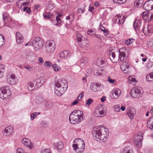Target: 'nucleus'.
<instances>
[{
  "mask_svg": "<svg viewBox=\"0 0 153 153\" xmlns=\"http://www.w3.org/2000/svg\"><path fill=\"white\" fill-rule=\"evenodd\" d=\"M95 132V139L100 142H105L107 139V136L109 134L108 128L105 127L97 128L94 131Z\"/></svg>",
  "mask_w": 153,
  "mask_h": 153,
  "instance_id": "1",
  "label": "nucleus"
},
{
  "mask_svg": "<svg viewBox=\"0 0 153 153\" xmlns=\"http://www.w3.org/2000/svg\"><path fill=\"white\" fill-rule=\"evenodd\" d=\"M83 115L82 111L80 110H75L70 115L69 120L72 124H76L83 120Z\"/></svg>",
  "mask_w": 153,
  "mask_h": 153,
  "instance_id": "2",
  "label": "nucleus"
},
{
  "mask_svg": "<svg viewBox=\"0 0 153 153\" xmlns=\"http://www.w3.org/2000/svg\"><path fill=\"white\" fill-rule=\"evenodd\" d=\"M74 142L76 143L73 144L72 147L78 153H81L84 151L85 147L84 141L81 139H76Z\"/></svg>",
  "mask_w": 153,
  "mask_h": 153,
  "instance_id": "3",
  "label": "nucleus"
},
{
  "mask_svg": "<svg viewBox=\"0 0 153 153\" xmlns=\"http://www.w3.org/2000/svg\"><path fill=\"white\" fill-rule=\"evenodd\" d=\"M11 94L9 87L4 86L0 89V98L3 100L8 99L10 97Z\"/></svg>",
  "mask_w": 153,
  "mask_h": 153,
  "instance_id": "4",
  "label": "nucleus"
},
{
  "mask_svg": "<svg viewBox=\"0 0 153 153\" xmlns=\"http://www.w3.org/2000/svg\"><path fill=\"white\" fill-rule=\"evenodd\" d=\"M33 43V49L35 51L39 50L42 47L44 44L42 39L38 37L34 38Z\"/></svg>",
  "mask_w": 153,
  "mask_h": 153,
  "instance_id": "5",
  "label": "nucleus"
},
{
  "mask_svg": "<svg viewBox=\"0 0 153 153\" xmlns=\"http://www.w3.org/2000/svg\"><path fill=\"white\" fill-rule=\"evenodd\" d=\"M142 91V89L140 87L134 88L131 90L130 94L132 97L137 98L141 96Z\"/></svg>",
  "mask_w": 153,
  "mask_h": 153,
  "instance_id": "6",
  "label": "nucleus"
},
{
  "mask_svg": "<svg viewBox=\"0 0 153 153\" xmlns=\"http://www.w3.org/2000/svg\"><path fill=\"white\" fill-rule=\"evenodd\" d=\"M105 110L103 106H98L94 112V115L96 117H100L104 116L105 114Z\"/></svg>",
  "mask_w": 153,
  "mask_h": 153,
  "instance_id": "7",
  "label": "nucleus"
},
{
  "mask_svg": "<svg viewBox=\"0 0 153 153\" xmlns=\"http://www.w3.org/2000/svg\"><path fill=\"white\" fill-rule=\"evenodd\" d=\"M55 85L57 88H61L62 89L66 90L68 87V84L66 81L65 79H62L59 81H55Z\"/></svg>",
  "mask_w": 153,
  "mask_h": 153,
  "instance_id": "8",
  "label": "nucleus"
},
{
  "mask_svg": "<svg viewBox=\"0 0 153 153\" xmlns=\"http://www.w3.org/2000/svg\"><path fill=\"white\" fill-rule=\"evenodd\" d=\"M143 8L145 10H151L153 9V0H149L146 1L143 4Z\"/></svg>",
  "mask_w": 153,
  "mask_h": 153,
  "instance_id": "9",
  "label": "nucleus"
},
{
  "mask_svg": "<svg viewBox=\"0 0 153 153\" xmlns=\"http://www.w3.org/2000/svg\"><path fill=\"white\" fill-rule=\"evenodd\" d=\"M143 135L142 134L135 136L134 143L137 147H140L142 145V140Z\"/></svg>",
  "mask_w": 153,
  "mask_h": 153,
  "instance_id": "10",
  "label": "nucleus"
},
{
  "mask_svg": "<svg viewBox=\"0 0 153 153\" xmlns=\"http://www.w3.org/2000/svg\"><path fill=\"white\" fill-rule=\"evenodd\" d=\"M106 63V59L104 58H99L96 62L97 65L100 67L105 66Z\"/></svg>",
  "mask_w": 153,
  "mask_h": 153,
  "instance_id": "11",
  "label": "nucleus"
},
{
  "mask_svg": "<svg viewBox=\"0 0 153 153\" xmlns=\"http://www.w3.org/2000/svg\"><path fill=\"white\" fill-rule=\"evenodd\" d=\"M13 127L12 126H8L6 127L3 131L4 134L6 136L9 135L11 134L13 131Z\"/></svg>",
  "mask_w": 153,
  "mask_h": 153,
  "instance_id": "12",
  "label": "nucleus"
},
{
  "mask_svg": "<svg viewBox=\"0 0 153 153\" xmlns=\"http://www.w3.org/2000/svg\"><path fill=\"white\" fill-rule=\"evenodd\" d=\"M120 68L122 71L125 74H127L129 72V66L126 62H123L120 66Z\"/></svg>",
  "mask_w": 153,
  "mask_h": 153,
  "instance_id": "13",
  "label": "nucleus"
},
{
  "mask_svg": "<svg viewBox=\"0 0 153 153\" xmlns=\"http://www.w3.org/2000/svg\"><path fill=\"white\" fill-rule=\"evenodd\" d=\"M69 52L68 51H64L61 52L59 54L61 59L63 60H65L70 56Z\"/></svg>",
  "mask_w": 153,
  "mask_h": 153,
  "instance_id": "14",
  "label": "nucleus"
},
{
  "mask_svg": "<svg viewBox=\"0 0 153 153\" xmlns=\"http://www.w3.org/2000/svg\"><path fill=\"white\" fill-rule=\"evenodd\" d=\"M152 32V30L151 25H148L146 27H144L143 29V32L146 36L151 35Z\"/></svg>",
  "mask_w": 153,
  "mask_h": 153,
  "instance_id": "15",
  "label": "nucleus"
},
{
  "mask_svg": "<svg viewBox=\"0 0 153 153\" xmlns=\"http://www.w3.org/2000/svg\"><path fill=\"white\" fill-rule=\"evenodd\" d=\"M102 85L98 83H94L91 84L90 89L94 92H96L98 91L99 88L102 87Z\"/></svg>",
  "mask_w": 153,
  "mask_h": 153,
  "instance_id": "16",
  "label": "nucleus"
},
{
  "mask_svg": "<svg viewBox=\"0 0 153 153\" xmlns=\"http://www.w3.org/2000/svg\"><path fill=\"white\" fill-rule=\"evenodd\" d=\"M35 81L36 82V88H37L44 83L45 80L44 77H41L36 79Z\"/></svg>",
  "mask_w": 153,
  "mask_h": 153,
  "instance_id": "17",
  "label": "nucleus"
},
{
  "mask_svg": "<svg viewBox=\"0 0 153 153\" xmlns=\"http://www.w3.org/2000/svg\"><path fill=\"white\" fill-rule=\"evenodd\" d=\"M7 80V82L11 85H14L16 83L15 76L13 74L8 77Z\"/></svg>",
  "mask_w": 153,
  "mask_h": 153,
  "instance_id": "18",
  "label": "nucleus"
},
{
  "mask_svg": "<svg viewBox=\"0 0 153 153\" xmlns=\"http://www.w3.org/2000/svg\"><path fill=\"white\" fill-rule=\"evenodd\" d=\"M22 142L26 146L30 149H32L33 147V145L31 143L30 140L27 138H24L22 140Z\"/></svg>",
  "mask_w": 153,
  "mask_h": 153,
  "instance_id": "19",
  "label": "nucleus"
},
{
  "mask_svg": "<svg viewBox=\"0 0 153 153\" xmlns=\"http://www.w3.org/2000/svg\"><path fill=\"white\" fill-rule=\"evenodd\" d=\"M16 39L18 44H21L24 41L23 35L19 32H17L16 33Z\"/></svg>",
  "mask_w": 153,
  "mask_h": 153,
  "instance_id": "20",
  "label": "nucleus"
},
{
  "mask_svg": "<svg viewBox=\"0 0 153 153\" xmlns=\"http://www.w3.org/2000/svg\"><path fill=\"white\" fill-rule=\"evenodd\" d=\"M29 1L30 0H18L16 4L19 7L22 6H26L28 5Z\"/></svg>",
  "mask_w": 153,
  "mask_h": 153,
  "instance_id": "21",
  "label": "nucleus"
},
{
  "mask_svg": "<svg viewBox=\"0 0 153 153\" xmlns=\"http://www.w3.org/2000/svg\"><path fill=\"white\" fill-rule=\"evenodd\" d=\"M121 91L119 89H115L113 92L111 97L115 99L117 98L121 94Z\"/></svg>",
  "mask_w": 153,
  "mask_h": 153,
  "instance_id": "22",
  "label": "nucleus"
},
{
  "mask_svg": "<svg viewBox=\"0 0 153 153\" xmlns=\"http://www.w3.org/2000/svg\"><path fill=\"white\" fill-rule=\"evenodd\" d=\"M66 90L62 89L61 88H56V87L54 88V93L57 96H60L62 95Z\"/></svg>",
  "mask_w": 153,
  "mask_h": 153,
  "instance_id": "23",
  "label": "nucleus"
},
{
  "mask_svg": "<svg viewBox=\"0 0 153 153\" xmlns=\"http://www.w3.org/2000/svg\"><path fill=\"white\" fill-rule=\"evenodd\" d=\"M141 22L140 20L136 19L134 22L133 26L135 30H138L141 25Z\"/></svg>",
  "mask_w": 153,
  "mask_h": 153,
  "instance_id": "24",
  "label": "nucleus"
},
{
  "mask_svg": "<svg viewBox=\"0 0 153 153\" xmlns=\"http://www.w3.org/2000/svg\"><path fill=\"white\" fill-rule=\"evenodd\" d=\"M36 82L34 81L29 82L27 84L28 89L30 91H32L36 88Z\"/></svg>",
  "mask_w": 153,
  "mask_h": 153,
  "instance_id": "25",
  "label": "nucleus"
},
{
  "mask_svg": "<svg viewBox=\"0 0 153 153\" xmlns=\"http://www.w3.org/2000/svg\"><path fill=\"white\" fill-rule=\"evenodd\" d=\"M109 57L110 59L114 63H117L118 61V59L115 58V54L114 52L111 51L109 54Z\"/></svg>",
  "mask_w": 153,
  "mask_h": 153,
  "instance_id": "26",
  "label": "nucleus"
},
{
  "mask_svg": "<svg viewBox=\"0 0 153 153\" xmlns=\"http://www.w3.org/2000/svg\"><path fill=\"white\" fill-rule=\"evenodd\" d=\"M84 40L80 43H78L79 45L81 47L83 48H85L88 46V42L86 39H85L83 38Z\"/></svg>",
  "mask_w": 153,
  "mask_h": 153,
  "instance_id": "27",
  "label": "nucleus"
},
{
  "mask_svg": "<svg viewBox=\"0 0 153 153\" xmlns=\"http://www.w3.org/2000/svg\"><path fill=\"white\" fill-rule=\"evenodd\" d=\"M136 113L135 110L134 108H131L127 112V114L128 117L131 119H133L134 118V116Z\"/></svg>",
  "mask_w": 153,
  "mask_h": 153,
  "instance_id": "28",
  "label": "nucleus"
},
{
  "mask_svg": "<svg viewBox=\"0 0 153 153\" xmlns=\"http://www.w3.org/2000/svg\"><path fill=\"white\" fill-rule=\"evenodd\" d=\"M54 145L56 147V149L58 150L61 149L63 148V144L62 142L61 141L59 140L56 143H54Z\"/></svg>",
  "mask_w": 153,
  "mask_h": 153,
  "instance_id": "29",
  "label": "nucleus"
},
{
  "mask_svg": "<svg viewBox=\"0 0 153 153\" xmlns=\"http://www.w3.org/2000/svg\"><path fill=\"white\" fill-rule=\"evenodd\" d=\"M147 126L148 128L153 130V118L149 119L147 123Z\"/></svg>",
  "mask_w": 153,
  "mask_h": 153,
  "instance_id": "30",
  "label": "nucleus"
},
{
  "mask_svg": "<svg viewBox=\"0 0 153 153\" xmlns=\"http://www.w3.org/2000/svg\"><path fill=\"white\" fill-rule=\"evenodd\" d=\"M56 46H52V47H48V48L47 47H45L46 51L48 53L53 52L55 50Z\"/></svg>",
  "mask_w": 153,
  "mask_h": 153,
  "instance_id": "31",
  "label": "nucleus"
},
{
  "mask_svg": "<svg viewBox=\"0 0 153 153\" xmlns=\"http://www.w3.org/2000/svg\"><path fill=\"white\" fill-rule=\"evenodd\" d=\"M118 17L119 24L122 25L123 24L125 20V16H120L119 15Z\"/></svg>",
  "mask_w": 153,
  "mask_h": 153,
  "instance_id": "32",
  "label": "nucleus"
},
{
  "mask_svg": "<svg viewBox=\"0 0 153 153\" xmlns=\"http://www.w3.org/2000/svg\"><path fill=\"white\" fill-rule=\"evenodd\" d=\"M52 46H56L54 42L52 40L47 41L45 43V47H47L48 48V47H51Z\"/></svg>",
  "mask_w": 153,
  "mask_h": 153,
  "instance_id": "33",
  "label": "nucleus"
},
{
  "mask_svg": "<svg viewBox=\"0 0 153 153\" xmlns=\"http://www.w3.org/2000/svg\"><path fill=\"white\" fill-rule=\"evenodd\" d=\"M143 2V0H136L134 2V5L136 7H140L142 6Z\"/></svg>",
  "mask_w": 153,
  "mask_h": 153,
  "instance_id": "34",
  "label": "nucleus"
},
{
  "mask_svg": "<svg viewBox=\"0 0 153 153\" xmlns=\"http://www.w3.org/2000/svg\"><path fill=\"white\" fill-rule=\"evenodd\" d=\"M125 54L123 52H119V60L121 61H123L125 58Z\"/></svg>",
  "mask_w": 153,
  "mask_h": 153,
  "instance_id": "35",
  "label": "nucleus"
},
{
  "mask_svg": "<svg viewBox=\"0 0 153 153\" xmlns=\"http://www.w3.org/2000/svg\"><path fill=\"white\" fill-rule=\"evenodd\" d=\"M44 99L42 97H38L36 99V103L38 104H42L44 102Z\"/></svg>",
  "mask_w": 153,
  "mask_h": 153,
  "instance_id": "36",
  "label": "nucleus"
},
{
  "mask_svg": "<svg viewBox=\"0 0 153 153\" xmlns=\"http://www.w3.org/2000/svg\"><path fill=\"white\" fill-rule=\"evenodd\" d=\"M128 79L130 83L132 84H135V82H136V79L134 76H129Z\"/></svg>",
  "mask_w": 153,
  "mask_h": 153,
  "instance_id": "37",
  "label": "nucleus"
},
{
  "mask_svg": "<svg viewBox=\"0 0 153 153\" xmlns=\"http://www.w3.org/2000/svg\"><path fill=\"white\" fill-rule=\"evenodd\" d=\"M146 81L148 82H152L153 81V79L152 77L151 73L146 75Z\"/></svg>",
  "mask_w": 153,
  "mask_h": 153,
  "instance_id": "38",
  "label": "nucleus"
},
{
  "mask_svg": "<svg viewBox=\"0 0 153 153\" xmlns=\"http://www.w3.org/2000/svg\"><path fill=\"white\" fill-rule=\"evenodd\" d=\"M100 29L103 32L105 36H106L108 34L109 32L108 31L106 30L102 25H100Z\"/></svg>",
  "mask_w": 153,
  "mask_h": 153,
  "instance_id": "39",
  "label": "nucleus"
},
{
  "mask_svg": "<svg viewBox=\"0 0 153 153\" xmlns=\"http://www.w3.org/2000/svg\"><path fill=\"white\" fill-rule=\"evenodd\" d=\"M40 114V112H35L33 113H32L30 114L31 119L32 120H33L34 119L36 118L37 115Z\"/></svg>",
  "mask_w": 153,
  "mask_h": 153,
  "instance_id": "40",
  "label": "nucleus"
},
{
  "mask_svg": "<svg viewBox=\"0 0 153 153\" xmlns=\"http://www.w3.org/2000/svg\"><path fill=\"white\" fill-rule=\"evenodd\" d=\"M9 17V15L7 12H4L3 14V21L5 22V21Z\"/></svg>",
  "mask_w": 153,
  "mask_h": 153,
  "instance_id": "41",
  "label": "nucleus"
},
{
  "mask_svg": "<svg viewBox=\"0 0 153 153\" xmlns=\"http://www.w3.org/2000/svg\"><path fill=\"white\" fill-rule=\"evenodd\" d=\"M43 16L45 18H51L52 17L51 13H46L43 14Z\"/></svg>",
  "mask_w": 153,
  "mask_h": 153,
  "instance_id": "42",
  "label": "nucleus"
},
{
  "mask_svg": "<svg viewBox=\"0 0 153 153\" xmlns=\"http://www.w3.org/2000/svg\"><path fill=\"white\" fill-rule=\"evenodd\" d=\"M61 15L59 13L58 14L57 16H56V20L57 22V23L56 24V25H58L61 24V19L60 18V17H61Z\"/></svg>",
  "mask_w": 153,
  "mask_h": 153,
  "instance_id": "43",
  "label": "nucleus"
},
{
  "mask_svg": "<svg viewBox=\"0 0 153 153\" xmlns=\"http://www.w3.org/2000/svg\"><path fill=\"white\" fill-rule=\"evenodd\" d=\"M88 62V59L87 58L85 57H82L80 60V62L81 64L85 65Z\"/></svg>",
  "mask_w": 153,
  "mask_h": 153,
  "instance_id": "44",
  "label": "nucleus"
},
{
  "mask_svg": "<svg viewBox=\"0 0 153 153\" xmlns=\"http://www.w3.org/2000/svg\"><path fill=\"white\" fill-rule=\"evenodd\" d=\"M77 40L78 43L81 42L82 41V36L80 33H78L77 34Z\"/></svg>",
  "mask_w": 153,
  "mask_h": 153,
  "instance_id": "45",
  "label": "nucleus"
},
{
  "mask_svg": "<svg viewBox=\"0 0 153 153\" xmlns=\"http://www.w3.org/2000/svg\"><path fill=\"white\" fill-rule=\"evenodd\" d=\"M33 56L32 53H29L28 55L26 56V58L29 61H33Z\"/></svg>",
  "mask_w": 153,
  "mask_h": 153,
  "instance_id": "46",
  "label": "nucleus"
},
{
  "mask_svg": "<svg viewBox=\"0 0 153 153\" xmlns=\"http://www.w3.org/2000/svg\"><path fill=\"white\" fill-rule=\"evenodd\" d=\"M94 74L96 75H100L102 74V69H96L94 71Z\"/></svg>",
  "mask_w": 153,
  "mask_h": 153,
  "instance_id": "47",
  "label": "nucleus"
},
{
  "mask_svg": "<svg viewBox=\"0 0 153 153\" xmlns=\"http://www.w3.org/2000/svg\"><path fill=\"white\" fill-rule=\"evenodd\" d=\"M127 0H113L114 3L118 4H122L125 2Z\"/></svg>",
  "mask_w": 153,
  "mask_h": 153,
  "instance_id": "48",
  "label": "nucleus"
},
{
  "mask_svg": "<svg viewBox=\"0 0 153 153\" xmlns=\"http://www.w3.org/2000/svg\"><path fill=\"white\" fill-rule=\"evenodd\" d=\"M52 67L54 70L56 71H58L60 69V67L56 64L53 65Z\"/></svg>",
  "mask_w": 153,
  "mask_h": 153,
  "instance_id": "49",
  "label": "nucleus"
},
{
  "mask_svg": "<svg viewBox=\"0 0 153 153\" xmlns=\"http://www.w3.org/2000/svg\"><path fill=\"white\" fill-rule=\"evenodd\" d=\"M23 11L28 13H30L31 10L29 7H25L23 8Z\"/></svg>",
  "mask_w": 153,
  "mask_h": 153,
  "instance_id": "50",
  "label": "nucleus"
},
{
  "mask_svg": "<svg viewBox=\"0 0 153 153\" xmlns=\"http://www.w3.org/2000/svg\"><path fill=\"white\" fill-rule=\"evenodd\" d=\"M134 41V39H130L128 40H126L125 41V43L126 44L128 45H129Z\"/></svg>",
  "mask_w": 153,
  "mask_h": 153,
  "instance_id": "51",
  "label": "nucleus"
},
{
  "mask_svg": "<svg viewBox=\"0 0 153 153\" xmlns=\"http://www.w3.org/2000/svg\"><path fill=\"white\" fill-rule=\"evenodd\" d=\"M4 37L1 34H0V48L3 46V43Z\"/></svg>",
  "mask_w": 153,
  "mask_h": 153,
  "instance_id": "52",
  "label": "nucleus"
},
{
  "mask_svg": "<svg viewBox=\"0 0 153 153\" xmlns=\"http://www.w3.org/2000/svg\"><path fill=\"white\" fill-rule=\"evenodd\" d=\"M120 110V106L119 105H116L114 106V111H116L119 112Z\"/></svg>",
  "mask_w": 153,
  "mask_h": 153,
  "instance_id": "53",
  "label": "nucleus"
},
{
  "mask_svg": "<svg viewBox=\"0 0 153 153\" xmlns=\"http://www.w3.org/2000/svg\"><path fill=\"white\" fill-rule=\"evenodd\" d=\"M153 65V62L149 61L148 62L147 67L148 69L150 68Z\"/></svg>",
  "mask_w": 153,
  "mask_h": 153,
  "instance_id": "54",
  "label": "nucleus"
},
{
  "mask_svg": "<svg viewBox=\"0 0 153 153\" xmlns=\"http://www.w3.org/2000/svg\"><path fill=\"white\" fill-rule=\"evenodd\" d=\"M42 126L44 127H46L48 126V122L46 121H42L41 122Z\"/></svg>",
  "mask_w": 153,
  "mask_h": 153,
  "instance_id": "55",
  "label": "nucleus"
},
{
  "mask_svg": "<svg viewBox=\"0 0 153 153\" xmlns=\"http://www.w3.org/2000/svg\"><path fill=\"white\" fill-rule=\"evenodd\" d=\"M37 60L39 62L38 63V64H42L44 62V61L43 59L41 57H38Z\"/></svg>",
  "mask_w": 153,
  "mask_h": 153,
  "instance_id": "56",
  "label": "nucleus"
},
{
  "mask_svg": "<svg viewBox=\"0 0 153 153\" xmlns=\"http://www.w3.org/2000/svg\"><path fill=\"white\" fill-rule=\"evenodd\" d=\"M108 81L111 84H114L115 80L114 79H111L109 76L108 77Z\"/></svg>",
  "mask_w": 153,
  "mask_h": 153,
  "instance_id": "57",
  "label": "nucleus"
},
{
  "mask_svg": "<svg viewBox=\"0 0 153 153\" xmlns=\"http://www.w3.org/2000/svg\"><path fill=\"white\" fill-rule=\"evenodd\" d=\"M44 65L45 66L50 67L51 66L52 64L49 62L46 61L44 63Z\"/></svg>",
  "mask_w": 153,
  "mask_h": 153,
  "instance_id": "58",
  "label": "nucleus"
},
{
  "mask_svg": "<svg viewBox=\"0 0 153 153\" xmlns=\"http://www.w3.org/2000/svg\"><path fill=\"white\" fill-rule=\"evenodd\" d=\"M93 102V100L92 99H89L86 101V104L89 105Z\"/></svg>",
  "mask_w": 153,
  "mask_h": 153,
  "instance_id": "59",
  "label": "nucleus"
},
{
  "mask_svg": "<svg viewBox=\"0 0 153 153\" xmlns=\"http://www.w3.org/2000/svg\"><path fill=\"white\" fill-rule=\"evenodd\" d=\"M24 151L21 148H19L17 149L16 151V153H24Z\"/></svg>",
  "mask_w": 153,
  "mask_h": 153,
  "instance_id": "60",
  "label": "nucleus"
},
{
  "mask_svg": "<svg viewBox=\"0 0 153 153\" xmlns=\"http://www.w3.org/2000/svg\"><path fill=\"white\" fill-rule=\"evenodd\" d=\"M84 95V93L83 92L81 93L78 96V99L79 100H81L82 98Z\"/></svg>",
  "mask_w": 153,
  "mask_h": 153,
  "instance_id": "61",
  "label": "nucleus"
},
{
  "mask_svg": "<svg viewBox=\"0 0 153 153\" xmlns=\"http://www.w3.org/2000/svg\"><path fill=\"white\" fill-rule=\"evenodd\" d=\"M4 68L5 66L4 65L2 64L0 65V71H4Z\"/></svg>",
  "mask_w": 153,
  "mask_h": 153,
  "instance_id": "62",
  "label": "nucleus"
},
{
  "mask_svg": "<svg viewBox=\"0 0 153 153\" xmlns=\"http://www.w3.org/2000/svg\"><path fill=\"white\" fill-rule=\"evenodd\" d=\"M33 42H32L31 41H29L28 42H27V43L25 44V45L26 46H31L32 45L33 46Z\"/></svg>",
  "mask_w": 153,
  "mask_h": 153,
  "instance_id": "63",
  "label": "nucleus"
},
{
  "mask_svg": "<svg viewBox=\"0 0 153 153\" xmlns=\"http://www.w3.org/2000/svg\"><path fill=\"white\" fill-rule=\"evenodd\" d=\"M88 33L90 35H93L95 33L94 31L92 30H90L88 31Z\"/></svg>",
  "mask_w": 153,
  "mask_h": 153,
  "instance_id": "64",
  "label": "nucleus"
}]
</instances>
